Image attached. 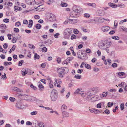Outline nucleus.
I'll list each match as a JSON object with an SVG mask.
<instances>
[{"label":"nucleus","mask_w":127,"mask_h":127,"mask_svg":"<svg viewBox=\"0 0 127 127\" xmlns=\"http://www.w3.org/2000/svg\"><path fill=\"white\" fill-rule=\"evenodd\" d=\"M68 71V69L66 67H61L57 70L59 76L62 78L63 77L64 75L67 73Z\"/></svg>","instance_id":"f03ea898"},{"label":"nucleus","mask_w":127,"mask_h":127,"mask_svg":"<svg viewBox=\"0 0 127 127\" xmlns=\"http://www.w3.org/2000/svg\"><path fill=\"white\" fill-rule=\"evenodd\" d=\"M9 20L8 19L6 18L4 19L3 20V21L4 22H5L6 23H7L9 22Z\"/></svg>","instance_id":"6e6d98bb"},{"label":"nucleus","mask_w":127,"mask_h":127,"mask_svg":"<svg viewBox=\"0 0 127 127\" xmlns=\"http://www.w3.org/2000/svg\"><path fill=\"white\" fill-rule=\"evenodd\" d=\"M62 113V115L63 117H68L69 115V113L67 112L64 111Z\"/></svg>","instance_id":"2eb2a0df"},{"label":"nucleus","mask_w":127,"mask_h":127,"mask_svg":"<svg viewBox=\"0 0 127 127\" xmlns=\"http://www.w3.org/2000/svg\"><path fill=\"white\" fill-rule=\"evenodd\" d=\"M67 107L65 104H63L62 106L61 110L62 112L64 111L66 109Z\"/></svg>","instance_id":"aec40b11"},{"label":"nucleus","mask_w":127,"mask_h":127,"mask_svg":"<svg viewBox=\"0 0 127 127\" xmlns=\"http://www.w3.org/2000/svg\"><path fill=\"white\" fill-rule=\"evenodd\" d=\"M110 29V27L107 26H103L101 28L102 31L105 32H107Z\"/></svg>","instance_id":"6e6552de"},{"label":"nucleus","mask_w":127,"mask_h":127,"mask_svg":"<svg viewBox=\"0 0 127 127\" xmlns=\"http://www.w3.org/2000/svg\"><path fill=\"white\" fill-rule=\"evenodd\" d=\"M53 82L52 80H50V83H49V86L50 88H53Z\"/></svg>","instance_id":"2f4dec72"},{"label":"nucleus","mask_w":127,"mask_h":127,"mask_svg":"<svg viewBox=\"0 0 127 127\" xmlns=\"http://www.w3.org/2000/svg\"><path fill=\"white\" fill-rule=\"evenodd\" d=\"M12 90L17 92H20V89L17 87H14L12 88Z\"/></svg>","instance_id":"b1692460"},{"label":"nucleus","mask_w":127,"mask_h":127,"mask_svg":"<svg viewBox=\"0 0 127 127\" xmlns=\"http://www.w3.org/2000/svg\"><path fill=\"white\" fill-rule=\"evenodd\" d=\"M70 17L73 18H76L80 16L79 14H78L74 10L72 11L70 14Z\"/></svg>","instance_id":"0eeeda50"},{"label":"nucleus","mask_w":127,"mask_h":127,"mask_svg":"<svg viewBox=\"0 0 127 127\" xmlns=\"http://www.w3.org/2000/svg\"><path fill=\"white\" fill-rule=\"evenodd\" d=\"M37 113V112L36 111H33L31 112V115L33 116L34 115H36Z\"/></svg>","instance_id":"473e14b6"},{"label":"nucleus","mask_w":127,"mask_h":127,"mask_svg":"<svg viewBox=\"0 0 127 127\" xmlns=\"http://www.w3.org/2000/svg\"><path fill=\"white\" fill-rule=\"evenodd\" d=\"M68 61L66 60V59L65 60V61H64L62 63L64 65L65 64H68Z\"/></svg>","instance_id":"338daca9"},{"label":"nucleus","mask_w":127,"mask_h":127,"mask_svg":"<svg viewBox=\"0 0 127 127\" xmlns=\"http://www.w3.org/2000/svg\"><path fill=\"white\" fill-rule=\"evenodd\" d=\"M101 104L100 103H99L97 105V107L98 108H101Z\"/></svg>","instance_id":"e2e57ef3"},{"label":"nucleus","mask_w":127,"mask_h":127,"mask_svg":"<svg viewBox=\"0 0 127 127\" xmlns=\"http://www.w3.org/2000/svg\"><path fill=\"white\" fill-rule=\"evenodd\" d=\"M69 20V23L71 24H73L77 22L78 20L77 19H70Z\"/></svg>","instance_id":"4468645a"},{"label":"nucleus","mask_w":127,"mask_h":127,"mask_svg":"<svg viewBox=\"0 0 127 127\" xmlns=\"http://www.w3.org/2000/svg\"><path fill=\"white\" fill-rule=\"evenodd\" d=\"M87 5L89 6H91L92 7L94 8H95L96 6L95 4L94 3H88L87 4Z\"/></svg>","instance_id":"5701e85b"},{"label":"nucleus","mask_w":127,"mask_h":127,"mask_svg":"<svg viewBox=\"0 0 127 127\" xmlns=\"http://www.w3.org/2000/svg\"><path fill=\"white\" fill-rule=\"evenodd\" d=\"M83 54V53L82 52L81 50H80L78 51L77 53L78 58L82 59V56L81 55Z\"/></svg>","instance_id":"9d476101"},{"label":"nucleus","mask_w":127,"mask_h":127,"mask_svg":"<svg viewBox=\"0 0 127 127\" xmlns=\"http://www.w3.org/2000/svg\"><path fill=\"white\" fill-rule=\"evenodd\" d=\"M27 74L29 75H31L34 72L32 71V70H31L28 69V70L27 72Z\"/></svg>","instance_id":"393cba45"},{"label":"nucleus","mask_w":127,"mask_h":127,"mask_svg":"<svg viewBox=\"0 0 127 127\" xmlns=\"http://www.w3.org/2000/svg\"><path fill=\"white\" fill-rule=\"evenodd\" d=\"M38 125L39 127H44V123L42 122L39 123Z\"/></svg>","instance_id":"72a5a7b5"},{"label":"nucleus","mask_w":127,"mask_h":127,"mask_svg":"<svg viewBox=\"0 0 127 127\" xmlns=\"http://www.w3.org/2000/svg\"><path fill=\"white\" fill-rule=\"evenodd\" d=\"M73 10L76 12L78 14H79V13L82 11V9L79 7L76 6H74L72 8Z\"/></svg>","instance_id":"423d86ee"},{"label":"nucleus","mask_w":127,"mask_h":127,"mask_svg":"<svg viewBox=\"0 0 127 127\" xmlns=\"http://www.w3.org/2000/svg\"><path fill=\"white\" fill-rule=\"evenodd\" d=\"M52 41L48 39L46 41H45L44 43L45 44L50 45L52 43Z\"/></svg>","instance_id":"4be33fe9"},{"label":"nucleus","mask_w":127,"mask_h":127,"mask_svg":"<svg viewBox=\"0 0 127 127\" xmlns=\"http://www.w3.org/2000/svg\"><path fill=\"white\" fill-rule=\"evenodd\" d=\"M72 32V30L71 28H68L65 29L64 32V38L65 39H69Z\"/></svg>","instance_id":"7ed1b4c3"},{"label":"nucleus","mask_w":127,"mask_h":127,"mask_svg":"<svg viewBox=\"0 0 127 127\" xmlns=\"http://www.w3.org/2000/svg\"><path fill=\"white\" fill-rule=\"evenodd\" d=\"M27 96L28 97L27 98H28V100L31 101H33V99H32V98H33L32 97L30 96Z\"/></svg>","instance_id":"ea45409f"},{"label":"nucleus","mask_w":127,"mask_h":127,"mask_svg":"<svg viewBox=\"0 0 127 127\" xmlns=\"http://www.w3.org/2000/svg\"><path fill=\"white\" fill-rule=\"evenodd\" d=\"M61 6L62 7H65L67 6V4L66 3L62 2L61 4Z\"/></svg>","instance_id":"cd10ccee"},{"label":"nucleus","mask_w":127,"mask_h":127,"mask_svg":"<svg viewBox=\"0 0 127 127\" xmlns=\"http://www.w3.org/2000/svg\"><path fill=\"white\" fill-rule=\"evenodd\" d=\"M9 99L12 102H14L15 100V98L12 97H10Z\"/></svg>","instance_id":"c03bdc74"},{"label":"nucleus","mask_w":127,"mask_h":127,"mask_svg":"<svg viewBox=\"0 0 127 127\" xmlns=\"http://www.w3.org/2000/svg\"><path fill=\"white\" fill-rule=\"evenodd\" d=\"M95 98L96 99L94 100L95 101H96L97 100H98L100 99L99 98V96L97 95H95L94 96V97H93V98Z\"/></svg>","instance_id":"f704fd0d"},{"label":"nucleus","mask_w":127,"mask_h":127,"mask_svg":"<svg viewBox=\"0 0 127 127\" xmlns=\"http://www.w3.org/2000/svg\"><path fill=\"white\" fill-rule=\"evenodd\" d=\"M29 23L28 27L30 28H31L33 24V21L32 20H30Z\"/></svg>","instance_id":"412c9836"},{"label":"nucleus","mask_w":127,"mask_h":127,"mask_svg":"<svg viewBox=\"0 0 127 127\" xmlns=\"http://www.w3.org/2000/svg\"><path fill=\"white\" fill-rule=\"evenodd\" d=\"M84 16L86 18H89L90 17V15L87 13H85L84 15Z\"/></svg>","instance_id":"052dcab7"},{"label":"nucleus","mask_w":127,"mask_h":127,"mask_svg":"<svg viewBox=\"0 0 127 127\" xmlns=\"http://www.w3.org/2000/svg\"><path fill=\"white\" fill-rule=\"evenodd\" d=\"M60 34L59 33H57L56 34H55L54 35V36L55 38H57L58 37V36Z\"/></svg>","instance_id":"774afa93"},{"label":"nucleus","mask_w":127,"mask_h":127,"mask_svg":"<svg viewBox=\"0 0 127 127\" xmlns=\"http://www.w3.org/2000/svg\"><path fill=\"white\" fill-rule=\"evenodd\" d=\"M73 57H72L68 58L66 59V60L68 61L69 63L70 61H71L73 59Z\"/></svg>","instance_id":"a19ab883"},{"label":"nucleus","mask_w":127,"mask_h":127,"mask_svg":"<svg viewBox=\"0 0 127 127\" xmlns=\"http://www.w3.org/2000/svg\"><path fill=\"white\" fill-rule=\"evenodd\" d=\"M113 104V102H109L107 103V105H108V106L109 107H110L112 106Z\"/></svg>","instance_id":"09e8293b"},{"label":"nucleus","mask_w":127,"mask_h":127,"mask_svg":"<svg viewBox=\"0 0 127 127\" xmlns=\"http://www.w3.org/2000/svg\"><path fill=\"white\" fill-rule=\"evenodd\" d=\"M87 58H88L87 57L86 55H85L84 56H82V59L83 60L85 61L86 60Z\"/></svg>","instance_id":"0e129e2a"},{"label":"nucleus","mask_w":127,"mask_h":127,"mask_svg":"<svg viewBox=\"0 0 127 127\" xmlns=\"http://www.w3.org/2000/svg\"><path fill=\"white\" fill-rule=\"evenodd\" d=\"M24 62V61L23 60H21L19 62L18 65L19 66H21L22 65L23 63Z\"/></svg>","instance_id":"a18cd8bd"},{"label":"nucleus","mask_w":127,"mask_h":127,"mask_svg":"<svg viewBox=\"0 0 127 127\" xmlns=\"http://www.w3.org/2000/svg\"><path fill=\"white\" fill-rule=\"evenodd\" d=\"M14 31L16 32H19V29L17 28H15L14 29Z\"/></svg>","instance_id":"3c124183"},{"label":"nucleus","mask_w":127,"mask_h":127,"mask_svg":"<svg viewBox=\"0 0 127 127\" xmlns=\"http://www.w3.org/2000/svg\"><path fill=\"white\" fill-rule=\"evenodd\" d=\"M112 38L115 40H118L119 39V38L118 36H113L112 37Z\"/></svg>","instance_id":"58836bf2"},{"label":"nucleus","mask_w":127,"mask_h":127,"mask_svg":"<svg viewBox=\"0 0 127 127\" xmlns=\"http://www.w3.org/2000/svg\"><path fill=\"white\" fill-rule=\"evenodd\" d=\"M49 20L51 21H53L55 19V16L52 14H50L49 15Z\"/></svg>","instance_id":"1a4fd4ad"},{"label":"nucleus","mask_w":127,"mask_h":127,"mask_svg":"<svg viewBox=\"0 0 127 127\" xmlns=\"http://www.w3.org/2000/svg\"><path fill=\"white\" fill-rule=\"evenodd\" d=\"M0 28L2 29H5L6 28V25L5 24H1L0 25Z\"/></svg>","instance_id":"bb28decb"},{"label":"nucleus","mask_w":127,"mask_h":127,"mask_svg":"<svg viewBox=\"0 0 127 127\" xmlns=\"http://www.w3.org/2000/svg\"><path fill=\"white\" fill-rule=\"evenodd\" d=\"M87 95L88 96H87L86 97V99L88 101L90 100H92L93 98V97H92L91 96L92 95H91V94L88 95V92L87 93Z\"/></svg>","instance_id":"ddd939ff"},{"label":"nucleus","mask_w":127,"mask_h":127,"mask_svg":"<svg viewBox=\"0 0 127 127\" xmlns=\"http://www.w3.org/2000/svg\"><path fill=\"white\" fill-rule=\"evenodd\" d=\"M124 103H122L120 105V108L121 110H123L124 109Z\"/></svg>","instance_id":"4c0bfd02"},{"label":"nucleus","mask_w":127,"mask_h":127,"mask_svg":"<svg viewBox=\"0 0 127 127\" xmlns=\"http://www.w3.org/2000/svg\"><path fill=\"white\" fill-rule=\"evenodd\" d=\"M42 51L44 52H45L47 51V48L46 47H43L42 49Z\"/></svg>","instance_id":"8fccbe9b"},{"label":"nucleus","mask_w":127,"mask_h":127,"mask_svg":"<svg viewBox=\"0 0 127 127\" xmlns=\"http://www.w3.org/2000/svg\"><path fill=\"white\" fill-rule=\"evenodd\" d=\"M54 80V81H55V82L57 84H60L62 83L61 81L60 80H59L58 82H57V79L56 78Z\"/></svg>","instance_id":"de8ad7c7"},{"label":"nucleus","mask_w":127,"mask_h":127,"mask_svg":"<svg viewBox=\"0 0 127 127\" xmlns=\"http://www.w3.org/2000/svg\"><path fill=\"white\" fill-rule=\"evenodd\" d=\"M119 86H121L120 87L124 88L125 87L124 86H126V83L124 82H122L119 85Z\"/></svg>","instance_id":"c85d7f7f"},{"label":"nucleus","mask_w":127,"mask_h":127,"mask_svg":"<svg viewBox=\"0 0 127 127\" xmlns=\"http://www.w3.org/2000/svg\"><path fill=\"white\" fill-rule=\"evenodd\" d=\"M16 39L15 37L13 38L12 40V41L13 43H15L16 41Z\"/></svg>","instance_id":"13d9d810"},{"label":"nucleus","mask_w":127,"mask_h":127,"mask_svg":"<svg viewBox=\"0 0 127 127\" xmlns=\"http://www.w3.org/2000/svg\"><path fill=\"white\" fill-rule=\"evenodd\" d=\"M81 77V75H76L74 76V77L77 79H79Z\"/></svg>","instance_id":"79ce46f5"},{"label":"nucleus","mask_w":127,"mask_h":127,"mask_svg":"<svg viewBox=\"0 0 127 127\" xmlns=\"http://www.w3.org/2000/svg\"><path fill=\"white\" fill-rule=\"evenodd\" d=\"M39 58V56L36 53H35L34 57V60H35L36 59H38Z\"/></svg>","instance_id":"a878e982"},{"label":"nucleus","mask_w":127,"mask_h":127,"mask_svg":"<svg viewBox=\"0 0 127 127\" xmlns=\"http://www.w3.org/2000/svg\"><path fill=\"white\" fill-rule=\"evenodd\" d=\"M4 65H10L12 64V63L11 62H5L4 63Z\"/></svg>","instance_id":"49530a36"},{"label":"nucleus","mask_w":127,"mask_h":127,"mask_svg":"<svg viewBox=\"0 0 127 127\" xmlns=\"http://www.w3.org/2000/svg\"><path fill=\"white\" fill-rule=\"evenodd\" d=\"M34 1V0H26V3L29 5H32V3Z\"/></svg>","instance_id":"f3484780"},{"label":"nucleus","mask_w":127,"mask_h":127,"mask_svg":"<svg viewBox=\"0 0 127 127\" xmlns=\"http://www.w3.org/2000/svg\"><path fill=\"white\" fill-rule=\"evenodd\" d=\"M99 90V89L98 88H93L88 92V94L89 95L91 93V95H94L95 93H98Z\"/></svg>","instance_id":"39448f33"},{"label":"nucleus","mask_w":127,"mask_h":127,"mask_svg":"<svg viewBox=\"0 0 127 127\" xmlns=\"http://www.w3.org/2000/svg\"><path fill=\"white\" fill-rule=\"evenodd\" d=\"M107 95V92L105 93L104 92H103L102 93V95L103 97H105Z\"/></svg>","instance_id":"bf43d9fd"},{"label":"nucleus","mask_w":127,"mask_h":127,"mask_svg":"<svg viewBox=\"0 0 127 127\" xmlns=\"http://www.w3.org/2000/svg\"><path fill=\"white\" fill-rule=\"evenodd\" d=\"M76 38V36L74 34H72L71 37V40H73L74 39Z\"/></svg>","instance_id":"69168bd1"},{"label":"nucleus","mask_w":127,"mask_h":127,"mask_svg":"<svg viewBox=\"0 0 127 127\" xmlns=\"http://www.w3.org/2000/svg\"><path fill=\"white\" fill-rule=\"evenodd\" d=\"M85 67L88 69H91V65L88 64H85Z\"/></svg>","instance_id":"7c9ffc66"},{"label":"nucleus","mask_w":127,"mask_h":127,"mask_svg":"<svg viewBox=\"0 0 127 127\" xmlns=\"http://www.w3.org/2000/svg\"><path fill=\"white\" fill-rule=\"evenodd\" d=\"M81 88L78 89L74 92V94L75 95L77 94H83V92L81 91Z\"/></svg>","instance_id":"f8f14e48"},{"label":"nucleus","mask_w":127,"mask_h":127,"mask_svg":"<svg viewBox=\"0 0 127 127\" xmlns=\"http://www.w3.org/2000/svg\"><path fill=\"white\" fill-rule=\"evenodd\" d=\"M15 106L18 109H22V106L21 103L20 102L17 103L15 105Z\"/></svg>","instance_id":"dca6fc26"},{"label":"nucleus","mask_w":127,"mask_h":127,"mask_svg":"<svg viewBox=\"0 0 127 127\" xmlns=\"http://www.w3.org/2000/svg\"><path fill=\"white\" fill-rule=\"evenodd\" d=\"M102 13V10L100 9L97 10L96 12V14L100 16Z\"/></svg>","instance_id":"c756f323"},{"label":"nucleus","mask_w":127,"mask_h":127,"mask_svg":"<svg viewBox=\"0 0 127 127\" xmlns=\"http://www.w3.org/2000/svg\"><path fill=\"white\" fill-rule=\"evenodd\" d=\"M95 109L92 108L89 109V110L91 112L94 113L95 114Z\"/></svg>","instance_id":"37998d69"},{"label":"nucleus","mask_w":127,"mask_h":127,"mask_svg":"<svg viewBox=\"0 0 127 127\" xmlns=\"http://www.w3.org/2000/svg\"><path fill=\"white\" fill-rule=\"evenodd\" d=\"M21 25L20 22L19 21H18L15 23V25L16 27H18Z\"/></svg>","instance_id":"e433bc0d"},{"label":"nucleus","mask_w":127,"mask_h":127,"mask_svg":"<svg viewBox=\"0 0 127 127\" xmlns=\"http://www.w3.org/2000/svg\"><path fill=\"white\" fill-rule=\"evenodd\" d=\"M111 43L107 40L101 41L98 43V47L99 48L102 49H105L110 47Z\"/></svg>","instance_id":"f257e3e1"},{"label":"nucleus","mask_w":127,"mask_h":127,"mask_svg":"<svg viewBox=\"0 0 127 127\" xmlns=\"http://www.w3.org/2000/svg\"><path fill=\"white\" fill-rule=\"evenodd\" d=\"M27 70L28 68H23L22 69V74L23 76H25L27 74Z\"/></svg>","instance_id":"9b49d317"},{"label":"nucleus","mask_w":127,"mask_h":127,"mask_svg":"<svg viewBox=\"0 0 127 127\" xmlns=\"http://www.w3.org/2000/svg\"><path fill=\"white\" fill-rule=\"evenodd\" d=\"M38 87L39 88L40 90L41 91L42 90V89L44 87L42 85L41 83L40 82H39L38 83Z\"/></svg>","instance_id":"a211bd4d"},{"label":"nucleus","mask_w":127,"mask_h":127,"mask_svg":"<svg viewBox=\"0 0 127 127\" xmlns=\"http://www.w3.org/2000/svg\"><path fill=\"white\" fill-rule=\"evenodd\" d=\"M35 27L37 29H40L41 26V25L39 24H37L36 25Z\"/></svg>","instance_id":"c9c22d12"},{"label":"nucleus","mask_w":127,"mask_h":127,"mask_svg":"<svg viewBox=\"0 0 127 127\" xmlns=\"http://www.w3.org/2000/svg\"><path fill=\"white\" fill-rule=\"evenodd\" d=\"M57 91L55 89L53 90L51 93V100L53 101H55L57 98Z\"/></svg>","instance_id":"20e7f679"},{"label":"nucleus","mask_w":127,"mask_h":127,"mask_svg":"<svg viewBox=\"0 0 127 127\" xmlns=\"http://www.w3.org/2000/svg\"><path fill=\"white\" fill-rule=\"evenodd\" d=\"M125 74V73L123 72H120L118 73V75L120 76H121L124 75Z\"/></svg>","instance_id":"864d4df0"},{"label":"nucleus","mask_w":127,"mask_h":127,"mask_svg":"<svg viewBox=\"0 0 127 127\" xmlns=\"http://www.w3.org/2000/svg\"><path fill=\"white\" fill-rule=\"evenodd\" d=\"M108 4L109 6L114 8H115L117 7L116 4L112 3H108Z\"/></svg>","instance_id":"6ab92c4d"},{"label":"nucleus","mask_w":127,"mask_h":127,"mask_svg":"<svg viewBox=\"0 0 127 127\" xmlns=\"http://www.w3.org/2000/svg\"><path fill=\"white\" fill-rule=\"evenodd\" d=\"M86 52L88 53H89L91 52V51L90 49L88 48L86 49Z\"/></svg>","instance_id":"680f3d73"},{"label":"nucleus","mask_w":127,"mask_h":127,"mask_svg":"<svg viewBox=\"0 0 127 127\" xmlns=\"http://www.w3.org/2000/svg\"><path fill=\"white\" fill-rule=\"evenodd\" d=\"M57 61L58 64H60L61 62V59L59 57L57 58Z\"/></svg>","instance_id":"4d7b16f0"},{"label":"nucleus","mask_w":127,"mask_h":127,"mask_svg":"<svg viewBox=\"0 0 127 127\" xmlns=\"http://www.w3.org/2000/svg\"><path fill=\"white\" fill-rule=\"evenodd\" d=\"M112 66L113 67H116L117 66V64L116 63H113L112 65Z\"/></svg>","instance_id":"603ef678"},{"label":"nucleus","mask_w":127,"mask_h":127,"mask_svg":"<svg viewBox=\"0 0 127 127\" xmlns=\"http://www.w3.org/2000/svg\"><path fill=\"white\" fill-rule=\"evenodd\" d=\"M30 87L34 90H36L37 89V88L32 84H31L30 85Z\"/></svg>","instance_id":"5fc2aeb1"}]
</instances>
